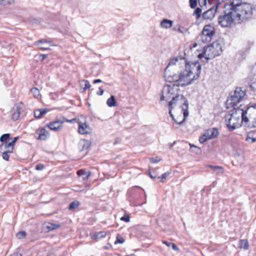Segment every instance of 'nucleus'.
<instances>
[{
  "instance_id": "1",
  "label": "nucleus",
  "mask_w": 256,
  "mask_h": 256,
  "mask_svg": "<svg viewBox=\"0 0 256 256\" xmlns=\"http://www.w3.org/2000/svg\"><path fill=\"white\" fill-rule=\"evenodd\" d=\"M201 69L198 61L188 62L185 58L178 56L170 60L164 69V77L167 82H176L179 86H185L199 78Z\"/></svg>"
},
{
  "instance_id": "2",
  "label": "nucleus",
  "mask_w": 256,
  "mask_h": 256,
  "mask_svg": "<svg viewBox=\"0 0 256 256\" xmlns=\"http://www.w3.org/2000/svg\"><path fill=\"white\" fill-rule=\"evenodd\" d=\"M175 85L167 84L164 86L161 94V101H168V112L173 121L177 124H182L188 116V102L183 96L174 95Z\"/></svg>"
},
{
  "instance_id": "3",
  "label": "nucleus",
  "mask_w": 256,
  "mask_h": 256,
  "mask_svg": "<svg viewBox=\"0 0 256 256\" xmlns=\"http://www.w3.org/2000/svg\"><path fill=\"white\" fill-rule=\"evenodd\" d=\"M229 4H224V8H227L236 14V17L242 18L247 20L252 15L250 5L246 2H242V0H230Z\"/></svg>"
},
{
  "instance_id": "4",
  "label": "nucleus",
  "mask_w": 256,
  "mask_h": 256,
  "mask_svg": "<svg viewBox=\"0 0 256 256\" xmlns=\"http://www.w3.org/2000/svg\"><path fill=\"white\" fill-rule=\"evenodd\" d=\"M224 45V39L219 38L212 44L204 48V54L207 58L206 59H212L216 56L221 54L222 52V48Z\"/></svg>"
},
{
  "instance_id": "5",
  "label": "nucleus",
  "mask_w": 256,
  "mask_h": 256,
  "mask_svg": "<svg viewBox=\"0 0 256 256\" xmlns=\"http://www.w3.org/2000/svg\"><path fill=\"white\" fill-rule=\"evenodd\" d=\"M224 11L223 14L218 16V24L222 28L230 26L234 22L238 24L246 20L242 18L236 17V14L227 8Z\"/></svg>"
},
{
  "instance_id": "6",
  "label": "nucleus",
  "mask_w": 256,
  "mask_h": 256,
  "mask_svg": "<svg viewBox=\"0 0 256 256\" xmlns=\"http://www.w3.org/2000/svg\"><path fill=\"white\" fill-rule=\"evenodd\" d=\"M246 94L245 90H242V88H236L234 92L230 93V96L226 103L234 108L242 100Z\"/></svg>"
},
{
  "instance_id": "7",
  "label": "nucleus",
  "mask_w": 256,
  "mask_h": 256,
  "mask_svg": "<svg viewBox=\"0 0 256 256\" xmlns=\"http://www.w3.org/2000/svg\"><path fill=\"white\" fill-rule=\"evenodd\" d=\"M215 28L210 24L206 25L200 36V40L202 43H208L211 41L215 34Z\"/></svg>"
},
{
  "instance_id": "8",
  "label": "nucleus",
  "mask_w": 256,
  "mask_h": 256,
  "mask_svg": "<svg viewBox=\"0 0 256 256\" xmlns=\"http://www.w3.org/2000/svg\"><path fill=\"white\" fill-rule=\"evenodd\" d=\"M250 108V106H247L246 108V109L244 110L242 108V104H240V106L238 108H234L232 110V112L231 114L232 117H234V115L236 116L238 112H241L240 114L242 122L245 123H247L248 122V118L246 115Z\"/></svg>"
},
{
  "instance_id": "9",
  "label": "nucleus",
  "mask_w": 256,
  "mask_h": 256,
  "mask_svg": "<svg viewBox=\"0 0 256 256\" xmlns=\"http://www.w3.org/2000/svg\"><path fill=\"white\" fill-rule=\"evenodd\" d=\"M73 120H68L63 117L60 120H56L54 122H50L46 126L52 130L58 131L62 128V124L64 122H71Z\"/></svg>"
},
{
  "instance_id": "10",
  "label": "nucleus",
  "mask_w": 256,
  "mask_h": 256,
  "mask_svg": "<svg viewBox=\"0 0 256 256\" xmlns=\"http://www.w3.org/2000/svg\"><path fill=\"white\" fill-rule=\"evenodd\" d=\"M78 132L80 134H90L92 132V128L86 122L80 121L78 122Z\"/></svg>"
},
{
  "instance_id": "11",
  "label": "nucleus",
  "mask_w": 256,
  "mask_h": 256,
  "mask_svg": "<svg viewBox=\"0 0 256 256\" xmlns=\"http://www.w3.org/2000/svg\"><path fill=\"white\" fill-rule=\"evenodd\" d=\"M218 9V5L214 6L204 12L202 17L204 20H212L214 16Z\"/></svg>"
},
{
  "instance_id": "12",
  "label": "nucleus",
  "mask_w": 256,
  "mask_h": 256,
  "mask_svg": "<svg viewBox=\"0 0 256 256\" xmlns=\"http://www.w3.org/2000/svg\"><path fill=\"white\" fill-rule=\"evenodd\" d=\"M34 45L38 46L39 48L41 50H50L49 46H55L56 45L53 44L50 41H48L46 40H41L36 42L34 43Z\"/></svg>"
},
{
  "instance_id": "13",
  "label": "nucleus",
  "mask_w": 256,
  "mask_h": 256,
  "mask_svg": "<svg viewBox=\"0 0 256 256\" xmlns=\"http://www.w3.org/2000/svg\"><path fill=\"white\" fill-rule=\"evenodd\" d=\"M204 133L209 140L216 138L219 134V132L216 128H212L207 130Z\"/></svg>"
},
{
  "instance_id": "14",
  "label": "nucleus",
  "mask_w": 256,
  "mask_h": 256,
  "mask_svg": "<svg viewBox=\"0 0 256 256\" xmlns=\"http://www.w3.org/2000/svg\"><path fill=\"white\" fill-rule=\"evenodd\" d=\"M230 116H232L230 115ZM240 116H238V118L236 117V115H234V117L232 118L230 116V118L229 119L228 122V124H226V126L228 128L230 131H232L236 129V128H238L240 126V124L236 122H233L232 124H231L232 121L234 120H236L238 118V120H240L239 118Z\"/></svg>"
},
{
  "instance_id": "15",
  "label": "nucleus",
  "mask_w": 256,
  "mask_h": 256,
  "mask_svg": "<svg viewBox=\"0 0 256 256\" xmlns=\"http://www.w3.org/2000/svg\"><path fill=\"white\" fill-rule=\"evenodd\" d=\"M22 110L18 106H15L12 110V118L13 120H16L20 117V115Z\"/></svg>"
},
{
  "instance_id": "16",
  "label": "nucleus",
  "mask_w": 256,
  "mask_h": 256,
  "mask_svg": "<svg viewBox=\"0 0 256 256\" xmlns=\"http://www.w3.org/2000/svg\"><path fill=\"white\" fill-rule=\"evenodd\" d=\"M38 134V139L40 140H46L50 136L49 132L44 128H40L36 131Z\"/></svg>"
},
{
  "instance_id": "17",
  "label": "nucleus",
  "mask_w": 256,
  "mask_h": 256,
  "mask_svg": "<svg viewBox=\"0 0 256 256\" xmlns=\"http://www.w3.org/2000/svg\"><path fill=\"white\" fill-rule=\"evenodd\" d=\"M14 147L10 142H5L2 144L0 146V152H7L9 153H12L13 152Z\"/></svg>"
},
{
  "instance_id": "18",
  "label": "nucleus",
  "mask_w": 256,
  "mask_h": 256,
  "mask_svg": "<svg viewBox=\"0 0 256 256\" xmlns=\"http://www.w3.org/2000/svg\"><path fill=\"white\" fill-rule=\"evenodd\" d=\"M60 227V225L52 224L50 222L46 223L43 226V230L45 231H50L58 229Z\"/></svg>"
},
{
  "instance_id": "19",
  "label": "nucleus",
  "mask_w": 256,
  "mask_h": 256,
  "mask_svg": "<svg viewBox=\"0 0 256 256\" xmlns=\"http://www.w3.org/2000/svg\"><path fill=\"white\" fill-rule=\"evenodd\" d=\"M90 142L88 140H81L78 143L79 148L81 151L87 150L90 146Z\"/></svg>"
},
{
  "instance_id": "20",
  "label": "nucleus",
  "mask_w": 256,
  "mask_h": 256,
  "mask_svg": "<svg viewBox=\"0 0 256 256\" xmlns=\"http://www.w3.org/2000/svg\"><path fill=\"white\" fill-rule=\"evenodd\" d=\"M173 23L174 22L172 20L164 18L161 20V28L166 29L170 28L172 26Z\"/></svg>"
},
{
  "instance_id": "21",
  "label": "nucleus",
  "mask_w": 256,
  "mask_h": 256,
  "mask_svg": "<svg viewBox=\"0 0 256 256\" xmlns=\"http://www.w3.org/2000/svg\"><path fill=\"white\" fill-rule=\"evenodd\" d=\"M78 176H82L83 180H86L88 178L90 175V172L89 171H85L84 170H80L78 171Z\"/></svg>"
},
{
  "instance_id": "22",
  "label": "nucleus",
  "mask_w": 256,
  "mask_h": 256,
  "mask_svg": "<svg viewBox=\"0 0 256 256\" xmlns=\"http://www.w3.org/2000/svg\"><path fill=\"white\" fill-rule=\"evenodd\" d=\"M208 167L212 168L213 172L218 174H222L224 172L223 168L220 166L208 165Z\"/></svg>"
},
{
  "instance_id": "23",
  "label": "nucleus",
  "mask_w": 256,
  "mask_h": 256,
  "mask_svg": "<svg viewBox=\"0 0 256 256\" xmlns=\"http://www.w3.org/2000/svg\"><path fill=\"white\" fill-rule=\"evenodd\" d=\"M238 248H244L245 250L248 249L249 244L248 242L246 240H240L238 242Z\"/></svg>"
},
{
  "instance_id": "24",
  "label": "nucleus",
  "mask_w": 256,
  "mask_h": 256,
  "mask_svg": "<svg viewBox=\"0 0 256 256\" xmlns=\"http://www.w3.org/2000/svg\"><path fill=\"white\" fill-rule=\"evenodd\" d=\"M48 112L46 109H38L36 110L34 112V116L36 118H40L43 115L46 114Z\"/></svg>"
},
{
  "instance_id": "25",
  "label": "nucleus",
  "mask_w": 256,
  "mask_h": 256,
  "mask_svg": "<svg viewBox=\"0 0 256 256\" xmlns=\"http://www.w3.org/2000/svg\"><path fill=\"white\" fill-rule=\"evenodd\" d=\"M107 105L110 107H113L116 106V102L114 96H111L106 101Z\"/></svg>"
},
{
  "instance_id": "26",
  "label": "nucleus",
  "mask_w": 256,
  "mask_h": 256,
  "mask_svg": "<svg viewBox=\"0 0 256 256\" xmlns=\"http://www.w3.org/2000/svg\"><path fill=\"white\" fill-rule=\"evenodd\" d=\"M80 86L84 90L88 89L90 87V84L87 80H82L80 81Z\"/></svg>"
},
{
  "instance_id": "27",
  "label": "nucleus",
  "mask_w": 256,
  "mask_h": 256,
  "mask_svg": "<svg viewBox=\"0 0 256 256\" xmlns=\"http://www.w3.org/2000/svg\"><path fill=\"white\" fill-rule=\"evenodd\" d=\"M195 8L196 9L193 13V16H196V20H198L201 17L202 10V8L199 7H196Z\"/></svg>"
},
{
  "instance_id": "28",
  "label": "nucleus",
  "mask_w": 256,
  "mask_h": 256,
  "mask_svg": "<svg viewBox=\"0 0 256 256\" xmlns=\"http://www.w3.org/2000/svg\"><path fill=\"white\" fill-rule=\"evenodd\" d=\"M30 91L34 98H38L40 95V91L36 88H32Z\"/></svg>"
},
{
  "instance_id": "29",
  "label": "nucleus",
  "mask_w": 256,
  "mask_h": 256,
  "mask_svg": "<svg viewBox=\"0 0 256 256\" xmlns=\"http://www.w3.org/2000/svg\"><path fill=\"white\" fill-rule=\"evenodd\" d=\"M206 0H204V4H206ZM208 0V2L210 4H214L215 6H217L218 5V6L220 4V0Z\"/></svg>"
},
{
  "instance_id": "30",
  "label": "nucleus",
  "mask_w": 256,
  "mask_h": 256,
  "mask_svg": "<svg viewBox=\"0 0 256 256\" xmlns=\"http://www.w3.org/2000/svg\"><path fill=\"white\" fill-rule=\"evenodd\" d=\"M106 236V232H100L96 234L93 236V238H102Z\"/></svg>"
},
{
  "instance_id": "31",
  "label": "nucleus",
  "mask_w": 256,
  "mask_h": 256,
  "mask_svg": "<svg viewBox=\"0 0 256 256\" xmlns=\"http://www.w3.org/2000/svg\"><path fill=\"white\" fill-rule=\"evenodd\" d=\"M251 133H252V132H250L248 134L246 138V141L248 142H250V143H254L255 142H256V138H251L250 136Z\"/></svg>"
},
{
  "instance_id": "32",
  "label": "nucleus",
  "mask_w": 256,
  "mask_h": 256,
  "mask_svg": "<svg viewBox=\"0 0 256 256\" xmlns=\"http://www.w3.org/2000/svg\"><path fill=\"white\" fill-rule=\"evenodd\" d=\"M10 135L8 134H4L0 138V141L2 142H7L6 140L10 138Z\"/></svg>"
},
{
  "instance_id": "33",
  "label": "nucleus",
  "mask_w": 256,
  "mask_h": 256,
  "mask_svg": "<svg viewBox=\"0 0 256 256\" xmlns=\"http://www.w3.org/2000/svg\"><path fill=\"white\" fill-rule=\"evenodd\" d=\"M209 139L207 138L206 134L204 133L202 136L199 138V142L201 144H204V142L208 140Z\"/></svg>"
},
{
  "instance_id": "34",
  "label": "nucleus",
  "mask_w": 256,
  "mask_h": 256,
  "mask_svg": "<svg viewBox=\"0 0 256 256\" xmlns=\"http://www.w3.org/2000/svg\"><path fill=\"white\" fill-rule=\"evenodd\" d=\"M197 0H189L190 6L191 8L194 9L197 6Z\"/></svg>"
},
{
  "instance_id": "35",
  "label": "nucleus",
  "mask_w": 256,
  "mask_h": 256,
  "mask_svg": "<svg viewBox=\"0 0 256 256\" xmlns=\"http://www.w3.org/2000/svg\"><path fill=\"white\" fill-rule=\"evenodd\" d=\"M78 202L77 201H74L72 202L69 206V209H73L78 208Z\"/></svg>"
},
{
  "instance_id": "36",
  "label": "nucleus",
  "mask_w": 256,
  "mask_h": 256,
  "mask_svg": "<svg viewBox=\"0 0 256 256\" xmlns=\"http://www.w3.org/2000/svg\"><path fill=\"white\" fill-rule=\"evenodd\" d=\"M26 235V233L24 231H20V232H18L16 234V237L18 238V239H21V238H24L25 237Z\"/></svg>"
},
{
  "instance_id": "37",
  "label": "nucleus",
  "mask_w": 256,
  "mask_h": 256,
  "mask_svg": "<svg viewBox=\"0 0 256 256\" xmlns=\"http://www.w3.org/2000/svg\"><path fill=\"white\" fill-rule=\"evenodd\" d=\"M2 152V157L3 159L6 161H8L9 158H10V156L8 155V154H10L9 152H5V151Z\"/></svg>"
},
{
  "instance_id": "38",
  "label": "nucleus",
  "mask_w": 256,
  "mask_h": 256,
  "mask_svg": "<svg viewBox=\"0 0 256 256\" xmlns=\"http://www.w3.org/2000/svg\"><path fill=\"white\" fill-rule=\"evenodd\" d=\"M120 220L126 222H128L130 221V218L128 214H124V216L120 218Z\"/></svg>"
},
{
  "instance_id": "39",
  "label": "nucleus",
  "mask_w": 256,
  "mask_h": 256,
  "mask_svg": "<svg viewBox=\"0 0 256 256\" xmlns=\"http://www.w3.org/2000/svg\"><path fill=\"white\" fill-rule=\"evenodd\" d=\"M13 2V0H0V4L6 5V4H11Z\"/></svg>"
},
{
  "instance_id": "40",
  "label": "nucleus",
  "mask_w": 256,
  "mask_h": 256,
  "mask_svg": "<svg viewBox=\"0 0 256 256\" xmlns=\"http://www.w3.org/2000/svg\"><path fill=\"white\" fill-rule=\"evenodd\" d=\"M124 242V239L120 234H118L116 243L123 244Z\"/></svg>"
},
{
  "instance_id": "41",
  "label": "nucleus",
  "mask_w": 256,
  "mask_h": 256,
  "mask_svg": "<svg viewBox=\"0 0 256 256\" xmlns=\"http://www.w3.org/2000/svg\"><path fill=\"white\" fill-rule=\"evenodd\" d=\"M188 31V29L186 28L184 26H180L178 28V32L180 33L184 34Z\"/></svg>"
},
{
  "instance_id": "42",
  "label": "nucleus",
  "mask_w": 256,
  "mask_h": 256,
  "mask_svg": "<svg viewBox=\"0 0 256 256\" xmlns=\"http://www.w3.org/2000/svg\"><path fill=\"white\" fill-rule=\"evenodd\" d=\"M170 174V172H166L164 174H163L162 175H161V182H164V180H166L169 174Z\"/></svg>"
},
{
  "instance_id": "43",
  "label": "nucleus",
  "mask_w": 256,
  "mask_h": 256,
  "mask_svg": "<svg viewBox=\"0 0 256 256\" xmlns=\"http://www.w3.org/2000/svg\"><path fill=\"white\" fill-rule=\"evenodd\" d=\"M44 165L42 164H38L36 166V168L38 170H42L44 169Z\"/></svg>"
},
{
  "instance_id": "44",
  "label": "nucleus",
  "mask_w": 256,
  "mask_h": 256,
  "mask_svg": "<svg viewBox=\"0 0 256 256\" xmlns=\"http://www.w3.org/2000/svg\"><path fill=\"white\" fill-rule=\"evenodd\" d=\"M190 148H194L195 149H196L198 150V152L197 151L195 152L196 154H198L200 151V148L194 146V144H190Z\"/></svg>"
},
{
  "instance_id": "45",
  "label": "nucleus",
  "mask_w": 256,
  "mask_h": 256,
  "mask_svg": "<svg viewBox=\"0 0 256 256\" xmlns=\"http://www.w3.org/2000/svg\"><path fill=\"white\" fill-rule=\"evenodd\" d=\"M248 126L250 128H256V120L252 122L251 124H249Z\"/></svg>"
},
{
  "instance_id": "46",
  "label": "nucleus",
  "mask_w": 256,
  "mask_h": 256,
  "mask_svg": "<svg viewBox=\"0 0 256 256\" xmlns=\"http://www.w3.org/2000/svg\"><path fill=\"white\" fill-rule=\"evenodd\" d=\"M19 137H15L13 138L11 142H10V144H12V146L14 147V144H16V142L18 140Z\"/></svg>"
},
{
  "instance_id": "47",
  "label": "nucleus",
  "mask_w": 256,
  "mask_h": 256,
  "mask_svg": "<svg viewBox=\"0 0 256 256\" xmlns=\"http://www.w3.org/2000/svg\"><path fill=\"white\" fill-rule=\"evenodd\" d=\"M162 244H166L168 247H170L172 244L171 242L166 240H162Z\"/></svg>"
},
{
  "instance_id": "48",
  "label": "nucleus",
  "mask_w": 256,
  "mask_h": 256,
  "mask_svg": "<svg viewBox=\"0 0 256 256\" xmlns=\"http://www.w3.org/2000/svg\"><path fill=\"white\" fill-rule=\"evenodd\" d=\"M172 246V248L174 250H178V246L174 243H172V244H171Z\"/></svg>"
},
{
  "instance_id": "49",
  "label": "nucleus",
  "mask_w": 256,
  "mask_h": 256,
  "mask_svg": "<svg viewBox=\"0 0 256 256\" xmlns=\"http://www.w3.org/2000/svg\"><path fill=\"white\" fill-rule=\"evenodd\" d=\"M104 92V90L101 88H100L99 90L97 92V94L98 95L102 96V94H103Z\"/></svg>"
},
{
  "instance_id": "50",
  "label": "nucleus",
  "mask_w": 256,
  "mask_h": 256,
  "mask_svg": "<svg viewBox=\"0 0 256 256\" xmlns=\"http://www.w3.org/2000/svg\"><path fill=\"white\" fill-rule=\"evenodd\" d=\"M151 167L150 168V170H151ZM149 174H150V176L151 178H154L156 176V174H152V172L150 171L149 172Z\"/></svg>"
},
{
  "instance_id": "51",
  "label": "nucleus",
  "mask_w": 256,
  "mask_h": 256,
  "mask_svg": "<svg viewBox=\"0 0 256 256\" xmlns=\"http://www.w3.org/2000/svg\"><path fill=\"white\" fill-rule=\"evenodd\" d=\"M150 160L151 161V162H153V163H156V162H159V160H155L154 158H150Z\"/></svg>"
},
{
  "instance_id": "52",
  "label": "nucleus",
  "mask_w": 256,
  "mask_h": 256,
  "mask_svg": "<svg viewBox=\"0 0 256 256\" xmlns=\"http://www.w3.org/2000/svg\"><path fill=\"white\" fill-rule=\"evenodd\" d=\"M101 82H102V80H101L97 79V80H94V82H93V83L94 84H96V83Z\"/></svg>"
},
{
  "instance_id": "53",
  "label": "nucleus",
  "mask_w": 256,
  "mask_h": 256,
  "mask_svg": "<svg viewBox=\"0 0 256 256\" xmlns=\"http://www.w3.org/2000/svg\"><path fill=\"white\" fill-rule=\"evenodd\" d=\"M40 56L42 58V60H44L45 58H46L47 55L44 54H40Z\"/></svg>"
},
{
  "instance_id": "54",
  "label": "nucleus",
  "mask_w": 256,
  "mask_h": 256,
  "mask_svg": "<svg viewBox=\"0 0 256 256\" xmlns=\"http://www.w3.org/2000/svg\"><path fill=\"white\" fill-rule=\"evenodd\" d=\"M10 256H22L20 254L14 253V254H11Z\"/></svg>"
},
{
  "instance_id": "55",
  "label": "nucleus",
  "mask_w": 256,
  "mask_h": 256,
  "mask_svg": "<svg viewBox=\"0 0 256 256\" xmlns=\"http://www.w3.org/2000/svg\"><path fill=\"white\" fill-rule=\"evenodd\" d=\"M176 142H174L173 143L170 144H168L169 148H172L175 144Z\"/></svg>"
},
{
  "instance_id": "56",
  "label": "nucleus",
  "mask_w": 256,
  "mask_h": 256,
  "mask_svg": "<svg viewBox=\"0 0 256 256\" xmlns=\"http://www.w3.org/2000/svg\"><path fill=\"white\" fill-rule=\"evenodd\" d=\"M247 106H246V107H247ZM250 106V108L252 107V108H256V104H254V105Z\"/></svg>"
},
{
  "instance_id": "57",
  "label": "nucleus",
  "mask_w": 256,
  "mask_h": 256,
  "mask_svg": "<svg viewBox=\"0 0 256 256\" xmlns=\"http://www.w3.org/2000/svg\"><path fill=\"white\" fill-rule=\"evenodd\" d=\"M174 118L178 122H181V121H182V120H179V118H177V119H176Z\"/></svg>"
},
{
  "instance_id": "58",
  "label": "nucleus",
  "mask_w": 256,
  "mask_h": 256,
  "mask_svg": "<svg viewBox=\"0 0 256 256\" xmlns=\"http://www.w3.org/2000/svg\"><path fill=\"white\" fill-rule=\"evenodd\" d=\"M174 118L178 122H181V121H182V120H179V118H177V119H176Z\"/></svg>"
},
{
  "instance_id": "59",
  "label": "nucleus",
  "mask_w": 256,
  "mask_h": 256,
  "mask_svg": "<svg viewBox=\"0 0 256 256\" xmlns=\"http://www.w3.org/2000/svg\"><path fill=\"white\" fill-rule=\"evenodd\" d=\"M197 46V44L196 43H194V44H193V48H195Z\"/></svg>"
},
{
  "instance_id": "60",
  "label": "nucleus",
  "mask_w": 256,
  "mask_h": 256,
  "mask_svg": "<svg viewBox=\"0 0 256 256\" xmlns=\"http://www.w3.org/2000/svg\"><path fill=\"white\" fill-rule=\"evenodd\" d=\"M173 30H174V31H178V29L176 28H173Z\"/></svg>"
},
{
  "instance_id": "61",
  "label": "nucleus",
  "mask_w": 256,
  "mask_h": 256,
  "mask_svg": "<svg viewBox=\"0 0 256 256\" xmlns=\"http://www.w3.org/2000/svg\"><path fill=\"white\" fill-rule=\"evenodd\" d=\"M194 150H195V151H194V152H195L196 151H197V152H198V150H197L196 149H194ZM193 151L194 152V150H193Z\"/></svg>"
},
{
  "instance_id": "62",
  "label": "nucleus",
  "mask_w": 256,
  "mask_h": 256,
  "mask_svg": "<svg viewBox=\"0 0 256 256\" xmlns=\"http://www.w3.org/2000/svg\"><path fill=\"white\" fill-rule=\"evenodd\" d=\"M201 55H202V54H199V56L200 57V56Z\"/></svg>"
}]
</instances>
